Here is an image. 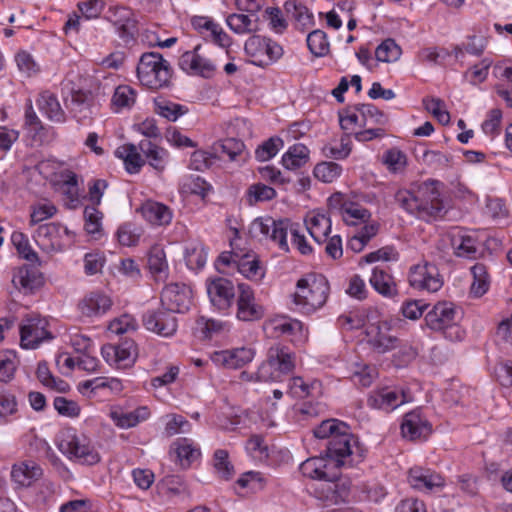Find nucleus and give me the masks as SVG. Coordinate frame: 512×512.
Instances as JSON below:
<instances>
[{"label": "nucleus", "mask_w": 512, "mask_h": 512, "mask_svg": "<svg viewBox=\"0 0 512 512\" xmlns=\"http://www.w3.org/2000/svg\"><path fill=\"white\" fill-rule=\"evenodd\" d=\"M437 180H427L411 190H399L395 194L396 203L419 219L430 221L444 210Z\"/></svg>", "instance_id": "obj_1"}, {"label": "nucleus", "mask_w": 512, "mask_h": 512, "mask_svg": "<svg viewBox=\"0 0 512 512\" xmlns=\"http://www.w3.org/2000/svg\"><path fill=\"white\" fill-rule=\"evenodd\" d=\"M136 72L140 83L151 90L168 87L173 74L170 63L158 52L143 53Z\"/></svg>", "instance_id": "obj_2"}, {"label": "nucleus", "mask_w": 512, "mask_h": 512, "mask_svg": "<svg viewBox=\"0 0 512 512\" xmlns=\"http://www.w3.org/2000/svg\"><path fill=\"white\" fill-rule=\"evenodd\" d=\"M294 368L295 354L286 346L274 345L268 349L267 358L259 366L255 378L263 382H277Z\"/></svg>", "instance_id": "obj_3"}, {"label": "nucleus", "mask_w": 512, "mask_h": 512, "mask_svg": "<svg viewBox=\"0 0 512 512\" xmlns=\"http://www.w3.org/2000/svg\"><path fill=\"white\" fill-rule=\"evenodd\" d=\"M296 287L294 303L306 313L321 308L329 294V284L324 276L302 278L298 280Z\"/></svg>", "instance_id": "obj_4"}, {"label": "nucleus", "mask_w": 512, "mask_h": 512, "mask_svg": "<svg viewBox=\"0 0 512 512\" xmlns=\"http://www.w3.org/2000/svg\"><path fill=\"white\" fill-rule=\"evenodd\" d=\"M58 449L81 464L94 465L100 461V455L83 434L78 435L73 429L62 431L57 441Z\"/></svg>", "instance_id": "obj_5"}, {"label": "nucleus", "mask_w": 512, "mask_h": 512, "mask_svg": "<svg viewBox=\"0 0 512 512\" xmlns=\"http://www.w3.org/2000/svg\"><path fill=\"white\" fill-rule=\"evenodd\" d=\"M291 228V221L288 219L275 220L272 217H258L254 219L248 229L252 238L258 240H271L278 245L279 249L289 252L287 235Z\"/></svg>", "instance_id": "obj_6"}, {"label": "nucleus", "mask_w": 512, "mask_h": 512, "mask_svg": "<svg viewBox=\"0 0 512 512\" xmlns=\"http://www.w3.org/2000/svg\"><path fill=\"white\" fill-rule=\"evenodd\" d=\"M244 51L251 58V63L259 67H266L283 55V49L278 43L259 35H253L246 40Z\"/></svg>", "instance_id": "obj_7"}, {"label": "nucleus", "mask_w": 512, "mask_h": 512, "mask_svg": "<svg viewBox=\"0 0 512 512\" xmlns=\"http://www.w3.org/2000/svg\"><path fill=\"white\" fill-rule=\"evenodd\" d=\"M351 490V481L346 477L333 475L322 479L314 488V496L326 506L338 505L348 502Z\"/></svg>", "instance_id": "obj_8"}, {"label": "nucleus", "mask_w": 512, "mask_h": 512, "mask_svg": "<svg viewBox=\"0 0 512 512\" xmlns=\"http://www.w3.org/2000/svg\"><path fill=\"white\" fill-rule=\"evenodd\" d=\"M410 286L420 291L437 292L443 286V278L435 264L423 262L410 268Z\"/></svg>", "instance_id": "obj_9"}, {"label": "nucleus", "mask_w": 512, "mask_h": 512, "mask_svg": "<svg viewBox=\"0 0 512 512\" xmlns=\"http://www.w3.org/2000/svg\"><path fill=\"white\" fill-rule=\"evenodd\" d=\"M11 283L23 295H33L45 284L43 273L31 264H23L12 270Z\"/></svg>", "instance_id": "obj_10"}, {"label": "nucleus", "mask_w": 512, "mask_h": 512, "mask_svg": "<svg viewBox=\"0 0 512 512\" xmlns=\"http://www.w3.org/2000/svg\"><path fill=\"white\" fill-rule=\"evenodd\" d=\"M47 325V320L39 315L27 316L20 326L21 346L26 349H34L44 340L52 339Z\"/></svg>", "instance_id": "obj_11"}, {"label": "nucleus", "mask_w": 512, "mask_h": 512, "mask_svg": "<svg viewBox=\"0 0 512 512\" xmlns=\"http://www.w3.org/2000/svg\"><path fill=\"white\" fill-rule=\"evenodd\" d=\"M142 323L148 331L162 337L173 336L178 328L176 316L164 307L146 311L143 314Z\"/></svg>", "instance_id": "obj_12"}, {"label": "nucleus", "mask_w": 512, "mask_h": 512, "mask_svg": "<svg viewBox=\"0 0 512 512\" xmlns=\"http://www.w3.org/2000/svg\"><path fill=\"white\" fill-rule=\"evenodd\" d=\"M70 231L60 223H46L40 225L35 233V241L44 252H60L64 249V236H69Z\"/></svg>", "instance_id": "obj_13"}, {"label": "nucleus", "mask_w": 512, "mask_h": 512, "mask_svg": "<svg viewBox=\"0 0 512 512\" xmlns=\"http://www.w3.org/2000/svg\"><path fill=\"white\" fill-rule=\"evenodd\" d=\"M264 315L265 308L256 301L252 288L245 283L238 284L237 319L254 322L262 319Z\"/></svg>", "instance_id": "obj_14"}, {"label": "nucleus", "mask_w": 512, "mask_h": 512, "mask_svg": "<svg viewBox=\"0 0 512 512\" xmlns=\"http://www.w3.org/2000/svg\"><path fill=\"white\" fill-rule=\"evenodd\" d=\"M356 443L347 425V430L333 436L326 445L325 455L333 462V466L340 467L346 464V459L353 454V445Z\"/></svg>", "instance_id": "obj_15"}, {"label": "nucleus", "mask_w": 512, "mask_h": 512, "mask_svg": "<svg viewBox=\"0 0 512 512\" xmlns=\"http://www.w3.org/2000/svg\"><path fill=\"white\" fill-rule=\"evenodd\" d=\"M458 311L452 302H438L425 315V322L428 328L433 331H444L456 325Z\"/></svg>", "instance_id": "obj_16"}, {"label": "nucleus", "mask_w": 512, "mask_h": 512, "mask_svg": "<svg viewBox=\"0 0 512 512\" xmlns=\"http://www.w3.org/2000/svg\"><path fill=\"white\" fill-rule=\"evenodd\" d=\"M161 305L170 312L184 313L188 310L191 291L185 284L171 283L161 292Z\"/></svg>", "instance_id": "obj_17"}, {"label": "nucleus", "mask_w": 512, "mask_h": 512, "mask_svg": "<svg viewBox=\"0 0 512 512\" xmlns=\"http://www.w3.org/2000/svg\"><path fill=\"white\" fill-rule=\"evenodd\" d=\"M431 432L432 425L421 409H414L404 415L401 423V433L404 438L411 441L426 439Z\"/></svg>", "instance_id": "obj_18"}, {"label": "nucleus", "mask_w": 512, "mask_h": 512, "mask_svg": "<svg viewBox=\"0 0 512 512\" xmlns=\"http://www.w3.org/2000/svg\"><path fill=\"white\" fill-rule=\"evenodd\" d=\"M200 49L201 45H197L193 50L184 52L179 58V67L187 74L210 78L216 67L209 59L200 55Z\"/></svg>", "instance_id": "obj_19"}, {"label": "nucleus", "mask_w": 512, "mask_h": 512, "mask_svg": "<svg viewBox=\"0 0 512 512\" xmlns=\"http://www.w3.org/2000/svg\"><path fill=\"white\" fill-rule=\"evenodd\" d=\"M390 331L391 327L385 321L373 323L367 327L368 343L374 351L384 354L397 347L399 340Z\"/></svg>", "instance_id": "obj_20"}, {"label": "nucleus", "mask_w": 512, "mask_h": 512, "mask_svg": "<svg viewBox=\"0 0 512 512\" xmlns=\"http://www.w3.org/2000/svg\"><path fill=\"white\" fill-rule=\"evenodd\" d=\"M104 360L117 368H126L135 361V343L125 340L120 344H106L101 349Z\"/></svg>", "instance_id": "obj_21"}, {"label": "nucleus", "mask_w": 512, "mask_h": 512, "mask_svg": "<svg viewBox=\"0 0 512 512\" xmlns=\"http://www.w3.org/2000/svg\"><path fill=\"white\" fill-rule=\"evenodd\" d=\"M255 356L251 347H240L231 350L216 351L211 355L213 363L228 369H239L250 363Z\"/></svg>", "instance_id": "obj_22"}, {"label": "nucleus", "mask_w": 512, "mask_h": 512, "mask_svg": "<svg viewBox=\"0 0 512 512\" xmlns=\"http://www.w3.org/2000/svg\"><path fill=\"white\" fill-rule=\"evenodd\" d=\"M207 293L212 304L221 310L229 308L235 296L233 283L223 277L211 280L207 284Z\"/></svg>", "instance_id": "obj_23"}, {"label": "nucleus", "mask_w": 512, "mask_h": 512, "mask_svg": "<svg viewBox=\"0 0 512 512\" xmlns=\"http://www.w3.org/2000/svg\"><path fill=\"white\" fill-rule=\"evenodd\" d=\"M406 401L404 391L391 388H382L372 391L367 399L369 407L385 411H391Z\"/></svg>", "instance_id": "obj_24"}, {"label": "nucleus", "mask_w": 512, "mask_h": 512, "mask_svg": "<svg viewBox=\"0 0 512 512\" xmlns=\"http://www.w3.org/2000/svg\"><path fill=\"white\" fill-rule=\"evenodd\" d=\"M408 482L420 491H432L445 485L444 478L439 473L422 467H413L409 470Z\"/></svg>", "instance_id": "obj_25"}, {"label": "nucleus", "mask_w": 512, "mask_h": 512, "mask_svg": "<svg viewBox=\"0 0 512 512\" xmlns=\"http://www.w3.org/2000/svg\"><path fill=\"white\" fill-rule=\"evenodd\" d=\"M110 298L101 292L87 294L78 304L80 312L87 317L101 316L111 307Z\"/></svg>", "instance_id": "obj_26"}, {"label": "nucleus", "mask_w": 512, "mask_h": 512, "mask_svg": "<svg viewBox=\"0 0 512 512\" xmlns=\"http://www.w3.org/2000/svg\"><path fill=\"white\" fill-rule=\"evenodd\" d=\"M144 219L154 226H165L172 221L171 209L163 203L148 200L140 207Z\"/></svg>", "instance_id": "obj_27"}, {"label": "nucleus", "mask_w": 512, "mask_h": 512, "mask_svg": "<svg viewBox=\"0 0 512 512\" xmlns=\"http://www.w3.org/2000/svg\"><path fill=\"white\" fill-rule=\"evenodd\" d=\"M371 286L382 296L392 298L398 294L393 276L386 270L375 267L369 280Z\"/></svg>", "instance_id": "obj_28"}, {"label": "nucleus", "mask_w": 512, "mask_h": 512, "mask_svg": "<svg viewBox=\"0 0 512 512\" xmlns=\"http://www.w3.org/2000/svg\"><path fill=\"white\" fill-rule=\"evenodd\" d=\"M150 411L146 406H141L133 411L125 412L121 409L111 411L110 417L116 426L128 429L148 419Z\"/></svg>", "instance_id": "obj_29"}, {"label": "nucleus", "mask_w": 512, "mask_h": 512, "mask_svg": "<svg viewBox=\"0 0 512 512\" xmlns=\"http://www.w3.org/2000/svg\"><path fill=\"white\" fill-rule=\"evenodd\" d=\"M306 227L316 243L322 245L327 240L331 232V219L325 214H313L306 221Z\"/></svg>", "instance_id": "obj_30"}, {"label": "nucleus", "mask_w": 512, "mask_h": 512, "mask_svg": "<svg viewBox=\"0 0 512 512\" xmlns=\"http://www.w3.org/2000/svg\"><path fill=\"white\" fill-rule=\"evenodd\" d=\"M37 105L39 109L53 122L62 123L65 121V112L61 108V105L57 97L49 92H42L38 99Z\"/></svg>", "instance_id": "obj_31"}, {"label": "nucleus", "mask_w": 512, "mask_h": 512, "mask_svg": "<svg viewBox=\"0 0 512 512\" xmlns=\"http://www.w3.org/2000/svg\"><path fill=\"white\" fill-rule=\"evenodd\" d=\"M24 127L28 136L35 144H41L44 141L47 132L34 111L31 100H28L26 103Z\"/></svg>", "instance_id": "obj_32"}, {"label": "nucleus", "mask_w": 512, "mask_h": 512, "mask_svg": "<svg viewBox=\"0 0 512 512\" xmlns=\"http://www.w3.org/2000/svg\"><path fill=\"white\" fill-rule=\"evenodd\" d=\"M139 149L154 169L159 172L165 169L168 152L164 148L159 147L149 139H144L140 141Z\"/></svg>", "instance_id": "obj_33"}, {"label": "nucleus", "mask_w": 512, "mask_h": 512, "mask_svg": "<svg viewBox=\"0 0 512 512\" xmlns=\"http://www.w3.org/2000/svg\"><path fill=\"white\" fill-rule=\"evenodd\" d=\"M284 8L298 29L306 30L314 24V16L305 5L288 0L285 2Z\"/></svg>", "instance_id": "obj_34"}, {"label": "nucleus", "mask_w": 512, "mask_h": 512, "mask_svg": "<svg viewBox=\"0 0 512 512\" xmlns=\"http://www.w3.org/2000/svg\"><path fill=\"white\" fill-rule=\"evenodd\" d=\"M92 100L93 98L90 92L77 90L71 93L69 108L78 121L89 118Z\"/></svg>", "instance_id": "obj_35"}, {"label": "nucleus", "mask_w": 512, "mask_h": 512, "mask_svg": "<svg viewBox=\"0 0 512 512\" xmlns=\"http://www.w3.org/2000/svg\"><path fill=\"white\" fill-rule=\"evenodd\" d=\"M115 154L124 161L125 168L130 174L138 173L145 163L138 152L137 146L132 143L118 147Z\"/></svg>", "instance_id": "obj_36"}, {"label": "nucleus", "mask_w": 512, "mask_h": 512, "mask_svg": "<svg viewBox=\"0 0 512 512\" xmlns=\"http://www.w3.org/2000/svg\"><path fill=\"white\" fill-rule=\"evenodd\" d=\"M41 475V467L32 461L14 465L11 471L12 479L22 486H29L32 481L38 479Z\"/></svg>", "instance_id": "obj_37"}, {"label": "nucleus", "mask_w": 512, "mask_h": 512, "mask_svg": "<svg viewBox=\"0 0 512 512\" xmlns=\"http://www.w3.org/2000/svg\"><path fill=\"white\" fill-rule=\"evenodd\" d=\"M331 465L333 462L329 458L312 457L301 463L300 471L306 477L322 480L327 478V469Z\"/></svg>", "instance_id": "obj_38"}, {"label": "nucleus", "mask_w": 512, "mask_h": 512, "mask_svg": "<svg viewBox=\"0 0 512 512\" xmlns=\"http://www.w3.org/2000/svg\"><path fill=\"white\" fill-rule=\"evenodd\" d=\"M244 147V143L241 140L235 138H227L215 142L211 146V151L215 159H221L224 156H227L229 160L233 161L243 152Z\"/></svg>", "instance_id": "obj_39"}, {"label": "nucleus", "mask_w": 512, "mask_h": 512, "mask_svg": "<svg viewBox=\"0 0 512 512\" xmlns=\"http://www.w3.org/2000/svg\"><path fill=\"white\" fill-rule=\"evenodd\" d=\"M173 448L183 468H188L201 455L200 449L188 438L177 439L173 443Z\"/></svg>", "instance_id": "obj_40"}, {"label": "nucleus", "mask_w": 512, "mask_h": 512, "mask_svg": "<svg viewBox=\"0 0 512 512\" xmlns=\"http://www.w3.org/2000/svg\"><path fill=\"white\" fill-rule=\"evenodd\" d=\"M309 160V150L303 144L291 146L282 157V164L288 170H295L304 166Z\"/></svg>", "instance_id": "obj_41"}, {"label": "nucleus", "mask_w": 512, "mask_h": 512, "mask_svg": "<svg viewBox=\"0 0 512 512\" xmlns=\"http://www.w3.org/2000/svg\"><path fill=\"white\" fill-rule=\"evenodd\" d=\"M148 267L150 272L159 279L165 278L168 271L166 254L160 245L151 247L148 254Z\"/></svg>", "instance_id": "obj_42"}, {"label": "nucleus", "mask_w": 512, "mask_h": 512, "mask_svg": "<svg viewBox=\"0 0 512 512\" xmlns=\"http://www.w3.org/2000/svg\"><path fill=\"white\" fill-rule=\"evenodd\" d=\"M238 271L248 279H261L264 271L256 255L246 253L237 260Z\"/></svg>", "instance_id": "obj_43"}, {"label": "nucleus", "mask_w": 512, "mask_h": 512, "mask_svg": "<svg viewBox=\"0 0 512 512\" xmlns=\"http://www.w3.org/2000/svg\"><path fill=\"white\" fill-rule=\"evenodd\" d=\"M121 19L115 21L118 35L125 45L132 43L138 32L136 20L130 17L127 9H121Z\"/></svg>", "instance_id": "obj_44"}, {"label": "nucleus", "mask_w": 512, "mask_h": 512, "mask_svg": "<svg viewBox=\"0 0 512 512\" xmlns=\"http://www.w3.org/2000/svg\"><path fill=\"white\" fill-rule=\"evenodd\" d=\"M276 190L263 183L250 185L245 192V200L248 205L253 206L259 202L270 201L276 197Z\"/></svg>", "instance_id": "obj_45"}, {"label": "nucleus", "mask_w": 512, "mask_h": 512, "mask_svg": "<svg viewBox=\"0 0 512 512\" xmlns=\"http://www.w3.org/2000/svg\"><path fill=\"white\" fill-rule=\"evenodd\" d=\"M250 16L233 13L227 16V26L236 34H248L258 30V27Z\"/></svg>", "instance_id": "obj_46"}, {"label": "nucleus", "mask_w": 512, "mask_h": 512, "mask_svg": "<svg viewBox=\"0 0 512 512\" xmlns=\"http://www.w3.org/2000/svg\"><path fill=\"white\" fill-rule=\"evenodd\" d=\"M361 116L360 126H368L373 124L384 125L387 121L386 116L373 104H358L355 107Z\"/></svg>", "instance_id": "obj_47"}, {"label": "nucleus", "mask_w": 512, "mask_h": 512, "mask_svg": "<svg viewBox=\"0 0 512 512\" xmlns=\"http://www.w3.org/2000/svg\"><path fill=\"white\" fill-rule=\"evenodd\" d=\"M402 54L400 46L394 39L384 40L375 50V57L378 61L391 63L397 61Z\"/></svg>", "instance_id": "obj_48"}, {"label": "nucleus", "mask_w": 512, "mask_h": 512, "mask_svg": "<svg viewBox=\"0 0 512 512\" xmlns=\"http://www.w3.org/2000/svg\"><path fill=\"white\" fill-rule=\"evenodd\" d=\"M473 274V282L471 284L470 293L475 297H481L489 288L488 274L483 264H475L471 268Z\"/></svg>", "instance_id": "obj_49"}, {"label": "nucleus", "mask_w": 512, "mask_h": 512, "mask_svg": "<svg viewBox=\"0 0 512 512\" xmlns=\"http://www.w3.org/2000/svg\"><path fill=\"white\" fill-rule=\"evenodd\" d=\"M11 242L23 259L31 263L39 262L37 253L31 248L29 240L24 233L14 231L11 235Z\"/></svg>", "instance_id": "obj_50"}, {"label": "nucleus", "mask_w": 512, "mask_h": 512, "mask_svg": "<svg viewBox=\"0 0 512 512\" xmlns=\"http://www.w3.org/2000/svg\"><path fill=\"white\" fill-rule=\"evenodd\" d=\"M307 46L316 57H323L329 52V42L325 32L314 30L307 36Z\"/></svg>", "instance_id": "obj_51"}, {"label": "nucleus", "mask_w": 512, "mask_h": 512, "mask_svg": "<svg viewBox=\"0 0 512 512\" xmlns=\"http://www.w3.org/2000/svg\"><path fill=\"white\" fill-rule=\"evenodd\" d=\"M156 112L169 121H176L180 116L188 112V108L172 101H155Z\"/></svg>", "instance_id": "obj_52"}, {"label": "nucleus", "mask_w": 512, "mask_h": 512, "mask_svg": "<svg viewBox=\"0 0 512 512\" xmlns=\"http://www.w3.org/2000/svg\"><path fill=\"white\" fill-rule=\"evenodd\" d=\"M347 430V424L337 419H327L318 425L313 433L316 438L328 441L341 431Z\"/></svg>", "instance_id": "obj_53"}, {"label": "nucleus", "mask_w": 512, "mask_h": 512, "mask_svg": "<svg viewBox=\"0 0 512 512\" xmlns=\"http://www.w3.org/2000/svg\"><path fill=\"white\" fill-rule=\"evenodd\" d=\"M214 468L218 477L222 480H230L234 476V467L229 461L226 450H216L214 453Z\"/></svg>", "instance_id": "obj_54"}, {"label": "nucleus", "mask_w": 512, "mask_h": 512, "mask_svg": "<svg viewBox=\"0 0 512 512\" xmlns=\"http://www.w3.org/2000/svg\"><path fill=\"white\" fill-rule=\"evenodd\" d=\"M283 147V140L279 137H271L264 141L255 150V158L260 162H265L273 158Z\"/></svg>", "instance_id": "obj_55"}, {"label": "nucleus", "mask_w": 512, "mask_h": 512, "mask_svg": "<svg viewBox=\"0 0 512 512\" xmlns=\"http://www.w3.org/2000/svg\"><path fill=\"white\" fill-rule=\"evenodd\" d=\"M382 163L393 173L401 172L407 164L405 153L396 148L387 150L382 156Z\"/></svg>", "instance_id": "obj_56"}, {"label": "nucleus", "mask_w": 512, "mask_h": 512, "mask_svg": "<svg viewBox=\"0 0 512 512\" xmlns=\"http://www.w3.org/2000/svg\"><path fill=\"white\" fill-rule=\"evenodd\" d=\"M134 102L135 91L130 86L120 85L114 90L111 104L116 110L131 107Z\"/></svg>", "instance_id": "obj_57"}, {"label": "nucleus", "mask_w": 512, "mask_h": 512, "mask_svg": "<svg viewBox=\"0 0 512 512\" xmlns=\"http://www.w3.org/2000/svg\"><path fill=\"white\" fill-rule=\"evenodd\" d=\"M455 253L459 257L475 258L477 255L476 241L471 236H459L452 240Z\"/></svg>", "instance_id": "obj_58"}, {"label": "nucleus", "mask_w": 512, "mask_h": 512, "mask_svg": "<svg viewBox=\"0 0 512 512\" xmlns=\"http://www.w3.org/2000/svg\"><path fill=\"white\" fill-rule=\"evenodd\" d=\"M313 172L317 179L324 183H331L340 176L342 168L335 162H322L315 166Z\"/></svg>", "instance_id": "obj_59"}, {"label": "nucleus", "mask_w": 512, "mask_h": 512, "mask_svg": "<svg viewBox=\"0 0 512 512\" xmlns=\"http://www.w3.org/2000/svg\"><path fill=\"white\" fill-rule=\"evenodd\" d=\"M142 230L132 223H124L117 230V238L123 246H135L138 244Z\"/></svg>", "instance_id": "obj_60"}, {"label": "nucleus", "mask_w": 512, "mask_h": 512, "mask_svg": "<svg viewBox=\"0 0 512 512\" xmlns=\"http://www.w3.org/2000/svg\"><path fill=\"white\" fill-rule=\"evenodd\" d=\"M103 214L97 209V206H86L84 209L85 230L91 235H100L101 220Z\"/></svg>", "instance_id": "obj_61"}, {"label": "nucleus", "mask_w": 512, "mask_h": 512, "mask_svg": "<svg viewBox=\"0 0 512 512\" xmlns=\"http://www.w3.org/2000/svg\"><path fill=\"white\" fill-rule=\"evenodd\" d=\"M17 400L13 393L0 389V423H5L7 417L17 412Z\"/></svg>", "instance_id": "obj_62"}, {"label": "nucleus", "mask_w": 512, "mask_h": 512, "mask_svg": "<svg viewBox=\"0 0 512 512\" xmlns=\"http://www.w3.org/2000/svg\"><path fill=\"white\" fill-rule=\"evenodd\" d=\"M317 384V381L308 384L302 377H293L289 382V392L293 397L303 399L312 395V390Z\"/></svg>", "instance_id": "obj_63"}, {"label": "nucleus", "mask_w": 512, "mask_h": 512, "mask_svg": "<svg viewBox=\"0 0 512 512\" xmlns=\"http://www.w3.org/2000/svg\"><path fill=\"white\" fill-rule=\"evenodd\" d=\"M492 61L485 58L480 63L472 66L466 73L465 78L473 85H477L485 81L488 76L489 68Z\"/></svg>", "instance_id": "obj_64"}]
</instances>
